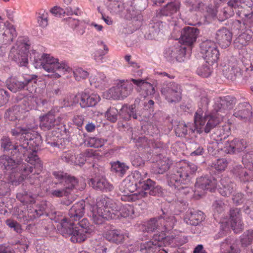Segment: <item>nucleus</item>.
I'll use <instances>...</instances> for the list:
<instances>
[{
    "label": "nucleus",
    "mask_w": 253,
    "mask_h": 253,
    "mask_svg": "<svg viewBox=\"0 0 253 253\" xmlns=\"http://www.w3.org/2000/svg\"><path fill=\"white\" fill-rule=\"evenodd\" d=\"M242 162L247 168L253 170V152L244 154L242 157Z\"/></svg>",
    "instance_id": "nucleus-57"
},
{
    "label": "nucleus",
    "mask_w": 253,
    "mask_h": 253,
    "mask_svg": "<svg viewBox=\"0 0 253 253\" xmlns=\"http://www.w3.org/2000/svg\"><path fill=\"white\" fill-rule=\"evenodd\" d=\"M228 127L226 126H218L213 130V132L211 136V138L214 140L216 144L218 142L226 139L229 135V131L227 130Z\"/></svg>",
    "instance_id": "nucleus-35"
},
{
    "label": "nucleus",
    "mask_w": 253,
    "mask_h": 253,
    "mask_svg": "<svg viewBox=\"0 0 253 253\" xmlns=\"http://www.w3.org/2000/svg\"><path fill=\"white\" fill-rule=\"evenodd\" d=\"M17 199L24 204L32 203L34 201L33 196L28 192L24 191L17 194Z\"/></svg>",
    "instance_id": "nucleus-50"
},
{
    "label": "nucleus",
    "mask_w": 253,
    "mask_h": 253,
    "mask_svg": "<svg viewBox=\"0 0 253 253\" xmlns=\"http://www.w3.org/2000/svg\"><path fill=\"white\" fill-rule=\"evenodd\" d=\"M37 78L38 76L36 75H26L24 78L23 82L25 84V87H27V90L31 93L35 91V84L37 83Z\"/></svg>",
    "instance_id": "nucleus-44"
},
{
    "label": "nucleus",
    "mask_w": 253,
    "mask_h": 253,
    "mask_svg": "<svg viewBox=\"0 0 253 253\" xmlns=\"http://www.w3.org/2000/svg\"><path fill=\"white\" fill-rule=\"evenodd\" d=\"M251 106L247 102L240 103L236 108L233 116L240 120L250 119L252 112Z\"/></svg>",
    "instance_id": "nucleus-28"
},
{
    "label": "nucleus",
    "mask_w": 253,
    "mask_h": 253,
    "mask_svg": "<svg viewBox=\"0 0 253 253\" xmlns=\"http://www.w3.org/2000/svg\"><path fill=\"white\" fill-rule=\"evenodd\" d=\"M201 52L207 63L212 64L217 61L219 53L214 42L207 40L200 44Z\"/></svg>",
    "instance_id": "nucleus-12"
},
{
    "label": "nucleus",
    "mask_w": 253,
    "mask_h": 253,
    "mask_svg": "<svg viewBox=\"0 0 253 253\" xmlns=\"http://www.w3.org/2000/svg\"><path fill=\"white\" fill-rule=\"evenodd\" d=\"M61 121L60 117L55 118L54 115L49 113L42 118L40 127L44 130H49L58 126L61 123Z\"/></svg>",
    "instance_id": "nucleus-22"
},
{
    "label": "nucleus",
    "mask_w": 253,
    "mask_h": 253,
    "mask_svg": "<svg viewBox=\"0 0 253 253\" xmlns=\"http://www.w3.org/2000/svg\"><path fill=\"white\" fill-rule=\"evenodd\" d=\"M88 184L94 189L101 191H111L114 189L113 186L103 176H97L91 178Z\"/></svg>",
    "instance_id": "nucleus-24"
},
{
    "label": "nucleus",
    "mask_w": 253,
    "mask_h": 253,
    "mask_svg": "<svg viewBox=\"0 0 253 253\" xmlns=\"http://www.w3.org/2000/svg\"><path fill=\"white\" fill-rule=\"evenodd\" d=\"M128 169V167L127 166L118 161L114 163L111 166V171L116 173L120 176H124Z\"/></svg>",
    "instance_id": "nucleus-47"
},
{
    "label": "nucleus",
    "mask_w": 253,
    "mask_h": 253,
    "mask_svg": "<svg viewBox=\"0 0 253 253\" xmlns=\"http://www.w3.org/2000/svg\"><path fill=\"white\" fill-rule=\"evenodd\" d=\"M176 135L178 137H184L187 133V126L183 122H179L174 126Z\"/></svg>",
    "instance_id": "nucleus-52"
},
{
    "label": "nucleus",
    "mask_w": 253,
    "mask_h": 253,
    "mask_svg": "<svg viewBox=\"0 0 253 253\" xmlns=\"http://www.w3.org/2000/svg\"><path fill=\"white\" fill-rule=\"evenodd\" d=\"M77 225H79L77 229L87 235L90 234L93 231L92 225L90 224L86 218L80 220L78 221Z\"/></svg>",
    "instance_id": "nucleus-45"
},
{
    "label": "nucleus",
    "mask_w": 253,
    "mask_h": 253,
    "mask_svg": "<svg viewBox=\"0 0 253 253\" xmlns=\"http://www.w3.org/2000/svg\"><path fill=\"white\" fill-rule=\"evenodd\" d=\"M224 76L228 80L234 81L242 77L241 69L237 66L225 68L223 70Z\"/></svg>",
    "instance_id": "nucleus-36"
},
{
    "label": "nucleus",
    "mask_w": 253,
    "mask_h": 253,
    "mask_svg": "<svg viewBox=\"0 0 253 253\" xmlns=\"http://www.w3.org/2000/svg\"><path fill=\"white\" fill-rule=\"evenodd\" d=\"M106 140L96 137H90L87 140V145L90 147L99 148L104 145Z\"/></svg>",
    "instance_id": "nucleus-56"
},
{
    "label": "nucleus",
    "mask_w": 253,
    "mask_h": 253,
    "mask_svg": "<svg viewBox=\"0 0 253 253\" xmlns=\"http://www.w3.org/2000/svg\"><path fill=\"white\" fill-rule=\"evenodd\" d=\"M53 174L59 181L56 184L63 186L69 194L76 188L78 180L75 176L63 171H54Z\"/></svg>",
    "instance_id": "nucleus-13"
},
{
    "label": "nucleus",
    "mask_w": 253,
    "mask_h": 253,
    "mask_svg": "<svg viewBox=\"0 0 253 253\" xmlns=\"http://www.w3.org/2000/svg\"><path fill=\"white\" fill-rule=\"evenodd\" d=\"M204 111L198 110L194 116V124L196 127L202 129L208 133L217 128L220 123L219 117L213 115L203 116Z\"/></svg>",
    "instance_id": "nucleus-7"
},
{
    "label": "nucleus",
    "mask_w": 253,
    "mask_h": 253,
    "mask_svg": "<svg viewBox=\"0 0 253 253\" xmlns=\"http://www.w3.org/2000/svg\"><path fill=\"white\" fill-rule=\"evenodd\" d=\"M131 81L134 84L137 86L140 87L141 89L146 92V95L153 94L155 92V89L153 85L150 83L145 82L142 79H132Z\"/></svg>",
    "instance_id": "nucleus-39"
},
{
    "label": "nucleus",
    "mask_w": 253,
    "mask_h": 253,
    "mask_svg": "<svg viewBox=\"0 0 253 253\" xmlns=\"http://www.w3.org/2000/svg\"><path fill=\"white\" fill-rule=\"evenodd\" d=\"M104 237L109 242L116 244L122 243L125 239L123 232L117 229L108 230L104 234Z\"/></svg>",
    "instance_id": "nucleus-31"
},
{
    "label": "nucleus",
    "mask_w": 253,
    "mask_h": 253,
    "mask_svg": "<svg viewBox=\"0 0 253 253\" xmlns=\"http://www.w3.org/2000/svg\"><path fill=\"white\" fill-rule=\"evenodd\" d=\"M133 89V84L129 81H120L115 86L106 92V98L113 99H123L129 95Z\"/></svg>",
    "instance_id": "nucleus-8"
},
{
    "label": "nucleus",
    "mask_w": 253,
    "mask_h": 253,
    "mask_svg": "<svg viewBox=\"0 0 253 253\" xmlns=\"http://www.w3.org/2000/svg\"><path fill=\"white\" fill-rule=\"evenodd\" d=\"M16 36L15 29L12 27L6 28L2 34H0V56L3 53L1 45L10 43Z\"/></svg>",
    "instance_id": "nucleus-32"
},
{
    "label": "nucleus",
    "mask_w": 253,
    "mask_h": 253,
    "mask_svg": "<svg viewBox=\"0 0 253 253\" xmlns=\"http://www.w3.org/2000/svg\"><path fill=\"white\" fill-rule=\"evenodd\" d=\"M32 132L30 129L27 133L22 135L20 140V144L18 145L14 152H18L22 157H27L26 161L34 166L37 169L35 172L39 173L43 168L42 163L37 155V148L42 143L41 137L37 133Z\"/></svg>",
    "instance_id": "nucleus-2"
},
{
    "label": "nucleus",
    "mask_w": 253,
    "mask_h": 253,
    "mask_svg": "<svg viewBox=\"0 0 253 253\" xmlns=\"http://www.w3.org/2000/svg\"><path fill=\"white\" fill-rule=\"evenodd\" d=\"M137 111H138L137 109L134 108L131 105H124L120 110V115L123 116V114L125 113L127 114V117H124L125 118L128 119L132 117L134 119H137L138 116L136 112Z\"/></svg>",
    "instance_id": "nucleus-46"
},
{
    "label": "nucleus",
    "mask_w": 253,
    "mask_h": 253,
    "mask_svg": "<svg viewBox=\"0 0 253 253\" xmlns=\"http://www.w3.org/2000/svg\"><path fill=\"white\" fill-rule=\"evenodd\" d=\"M18 145H13L10 138L8 137H3L1 139V146L5 151L12 150L11 154L17 159H22L21 155L18 152H14Z\"/></svg>",
    "instance_id": "nucleus-38"
},
{
    "label": "nucleus",
    "mask_w": 253,
    "mask_h": 253,
    "mask_svg": "<svg viewBox=\"0 0 253 253\" xmlns=\"http://www.w3.org/2000/svg\"><path fill=\"white\" fill-rule=\"evenodd\" d=\"M232 201L236 205H240L245 201V195L241 192H238L233 195Z\"/></svg>",
    "instance_id": "nucleus-64"
},
{
    "label": "nucleus",
    "mask_w": 253,
    "mask_h": 253,
    "mask_svg": "<svg viewBox=\"0 0 253 253\" xmlns=\"http://www.w3.org/2000/svg\"><path fill=\"white\" fill-rule=\"evenodd\" d=\"M253 242V229L245 231L241 236L242 246L247 247Z\"/></svg>",
    "instance_id": "nucleus-48"
},
{
    "label": "nucleus",
    "mask_w": 253,
    "mask_h": 253,
    "mask_svg": "<svg viewBox=\"0 0 253 253\" xmlns=\"http://www.w3.org/2000/svg\"><path fill=\"white\" fill-rule=\"evenodd\" d=\"M75 223H69L67 218L61 220L58 227L59 232L65 237H70V240L74 243L84 241L87 235L79 230Z\"/></svg>",
    "instance_id": "nucleus-6"
},
{
    "label": "nucleus",
    "mask_w": 253,
    "mask_h": 253,
    "mask_svg": "<svg viewBox=\"0 0 253 253\" xmlns=\"http://www.w3.org/2000/svg\"><path fill=\"white\" fill-rule=\"evenodd\" d=\"M98 202H100L101 207H106L111 210L114 211V213H116V215H118V213L120 210V208L121 206L120 204H118L116 202L110 200L109 198H105L102 197L98 201Z\"/></svg>",
    "instance_id": "nucleus-43"
},
{
    "label": "nucleus",
    "mask_w": 253,
    "mask_h": 253,
    "mask_svg": "<svg viewBox=\"0 0 253 253\" xmlns=\"http://www.w3.org/2000/svg\"><path fill=\"white\" fill-rule=\"evenodd\" d=\"M229 220L231 226L235 232H239L243 228L241 210L238 208L231 209L229 211Z\"/></svg>",
    "instance_id": "nucleus-21"
},
{
    "label": "nucleus",
    "mask_w": 253,
    "mask_h": 253,
    "mask_svg": "<svg viewBox=\"0 0 253 253\" xmlns=\"http://www.w3.org/2000/svg\"><path fill=\"white\" fill-rule=\"evenodd\" d=\"M25 51L18 49V47L13 46L11 48L9 57L15 62L19 63L20 66H25L28 63V52L25 47Z\"/></svg>",
    "instance_id": "nucleus-23"
},
{
    "label": "nucleus",
    "mask_w": 253,
    "mask_h": 253,
    "mask_svg": "<svg viewBox=\"0 0 253 253\" xmlns=\"http://www.w3.org/2000/svg\"><path fill=\"white\" fill-rule=\"evenodd\" d=\"M215 39L222 48H225L228 47L231 43L232 33L226 28H222L217 31Z\"/></svg>",
    "instance_id": "nucleus-20"
},
{
    "label": "nucleus",
    "mask_w": 253,
    "mask_h": 253,
    "mask_svg": "<svg viewBox=\"0 0 253 253\" xmlns=\"http://www.w3.org/2000/svg\"><path fill=\"white\" fill-rule=\"evenodd\" d=\"M133 211L132 207L129 205H121L118 213V218L120 217H126L131 215Z\"/></svg>",
    "instance_id": "nucleus-51"
},
{
    "label": "nucleus",
    "mask_w": 253,
    "mask_h": 253,
    "mask_svg": "<svg viewBox=\"0 0 253 253\" xmlns=\"http://www.w3.org/2000/svg\"><path fill=\"white\" fill-rule=\"evenodd\" d=\"M252 35L247 33L244 32L241 35L235 40V42L239 43L242 46H246L248 44L249 42L252 39Z\"/></svg>",
    "instance_id": "nucleus-54"
},
{
    "label": "nucleus",
    "mask_w": 253,
    "mask_h": 253,
    "mask_svg": "<svg viewBox=\"0 0 253 253\" xmlns=\"http://www.w3.org/2000/svg\"><path fill=\"white\" fill-rule=\"evenodd\" d=\"M236 102V99L234 97L226 96L223 98H220L219 100L217 101L215 106V109L219 115V112L222 113L225 110L232 109ZM221 117H222V114H220Z\"/></svg>",
    "instance_id": "nucleus-25"
},
{
    "label": "nucleus",
    "mask_w": 253,
    "mask_h": 253,
    "mask_svg": "<svg viewBox=\"0 0 253 253\" xmlns=\"http://www.w3.org/2000/svg\"><path fill=\"white\" fill-rule=\"evenodd\" d=\"M171 165L169 159L164 157L153 164L152 169L155 174H163L169 169Z\"/></svg>",
    "instance_id": "nucleus-30"
},
{
    "label": "nucleus",
    "mask_w": 253,
    "mask_h": 253,
    "mask_svg": "<svg viewBox=\"0 0 253 253\" xmlns=\"http://www.w3.org/2000/svg\"><path fill=\"white\" fill-rule=\"evenodd\" d=\"M90 213L93 222L96 224H101L106 220L103 213V208L101 207L100 202H97L95 205L90 206Z\"/></svg>",
    "instance_id": "nucleus-27"
},
{
    "label": "nucleus",
    "mask_w": 253,
    "mask_h": 253,
    "mask_svg": "<svg viewBox=\"0 0 253 253\" xmlns=\"http://www.w3.org/2000/svg\"><path fill=\"white\" fill-rule=\"evenodd\" d=\"M197 169V166L194 164L184 162L175 172L168 175L167 181L169 185L176 189L181 184H187Z\"/></svg>",
    "instance_id": "nucleus-4"
},
{
    "label": "nucleus",
    "mask_w": 253,
    "mask_h": 253,
    "mask_svg": "<svg viewBox=\"0 0 253 253\" xmlns=\"http://www.w3.org/2000/svg\"><path fill=\"white\" fill-rule=\"evenodd\" d=\"M179 8V3L175 1L168 3L159 10H157L156 17L161 18L163 16H171Z\"/></svg>",
    "instance_id": "nucleus-29"
},
{
    "label": "nucleus",
    "mask_w": 253,
    "mask_h": 253,
    "mask_svg": "<svg viewBox=\"0 0 253 253\" xmlns=\"http://www.w3.org/2000/svg\"><path fill=\"white\" fill-rule=\"evenodd\" d=\"M109 9L115 14H121L124 10L123 1H118V3H109Z\"/></svg>",
    "instance_id": "nucleus-55"
},
{
    "label": "nucleus",
    "mask_w": 253,
    "mask_h": 253,
    "mask_svg": "<svg viewBox=\"0 0 253 253\" xmlns=\"http://www.w3.org/2000/svg\"><path fill=\"white\" fill-rule=\"evenodd\" d=\"M74 75L75 79L78 81L84 80L87 78L89 75V73L82 68H79L76 69L74 71Z\"/></svg>",
    "instance_id": "nucleus-59"
},
{
    "label": "nucleus",
    "mask_w": 253,
    "mask_h": 253,
    "mask_svg": "<svg viewBox=\"0 0 253 253\" xmlns=\"http://www.w3.org/2000/svg\"><path fill=\"white\" fill-rule=\"evenodd\" d=\"M63 157L65 158L68 162H71L76 165H83L86 161L85 156L84 154L82 153L73 155L70 152H65L63 155Z\"/></svg>",
    "instance_id": "nucleus-37"
},
{
    "label": "nucleus",
    "mask_w": 253,
    "mask_h": 253,
    "mask_svg": "<svg viewBox=\"0 0 253 253\" xmlns=\"http://www.w3.org/2000/svg\"><path fill=\"white\" fill-rule=\"evenodd\" d=\"M58 189L52 190L50 191L51 195L55 197H62L63 196H68L69 192H67L62 186L57 185Z\"/></svg>",
    "instance_id": "nucleus-60"
},
{
    "label": "nucleus",
    "mask_w": 253,
    "mask_h": 253,
    "mask_svg": "<svg viewBox=\"0 0 253 253\" xmlns=\"http://www.w3.org/2000/svg\"><path fill=\"white\" fill-rule=\"evenodd\" d=\"M209 65L206 63L199 66L197 70V74L204 78L210 76L211 73V70Z\"/></svg>",
    "instance_id": "nucleus-53"
},
{
    "label": "nucleus",
    "mask_w": 253,
    "mask_h": 253,
    "mask_svg": "<svg viewBox=\"0 0 253 253\" xmlns=\"http://www.w3.org/2000/svg\"><path fill=\"white\" fill-rule=\"evenodd\" d=\"M166 232L154 235L152 241L146 242L140 245V250L145 251L146 253H155L160 247L163 246V241L167 240L169 237L166 236Z\"/></svg>",
    "instance_id": "nucleus-14"
},
{
    "label": "nucleus",
    "mask_w": 253,
    "mask_h": 253,
    "mask_svg": "<svg viewBox=\"0 0 253 253\" xmlns=\"http://www.w3.org/2000/svg\"><path fill=\"white\" fill-rule=\"evenodd\" d=\"M229 4L234 6L235 12L241 17H245L247 20H251L250 23H253V11L252 0H230Z\"/></svg>",
    "instance_id": "nucleus-9"
},
{
    "label": "nucleus",
    "mask_w": 253,
    "mask_h": 253,
    "mask_svg": "<svg viewBox=\"0 0 253 253\" xmlns=\"http://www.w3.org/2000/svg\"><path fill=\"white\" fill-rule=\"evenodd\" d=\"M154 18L151 20L147 27L148 30L145 34V37L148 40L154 39L161 30H163L164 25L162 21Z\"/></svg>",
    "instance_id": "nucleus-26"
},
{
    "label": "nucleus",
    "mask_w": 253,
    "mask_h": 253,
    "mask_svg": "<svg viewBox=\"0 0 253 253\" xmlns=\"http://www.w3.org/2000/svg\"><path fill=\"white\" fill-rule=\"evenodd\" d=\"M246 147V141L235 138L230 141H227L223 150L226 154H236L243 151Z\"/></svg>",
    "instance_id": "nucleus-19"
},
{
    "label": "nucleus",
    "mask_w": 253,
    "mask_h": 253,
    "mask_svg": "<svg viewBox=\"0 0 253 253\" xmlns=\"http://www.w3.org/2000/svg\"><path fill=\"white\" fill-rule=\"evenodd\" d=\"M147 173L142 174L138 171H134L123 181V184L129 192L137 190L135 195L138 199L148 197V196H156L160 194L161 187L156 182L146 177Z\"/></svg>",
    "instance_id": "nucleus-1"
},
{
    "label": "nucleus",
    "mask_w": 253,
    "mask_h": 253,
    "mask_svg": "<svg viewBox=\"0 0 253 253\" xmlns=\"http://www.w3.org/2000/svg\"><path fill=\"white\" fill-rule=\"evenodd\" d=\"M199 34V30L194 27H186L181 31L180 41L183 44L191 46L196 41Z\"/></svg>",
    "instance_id": "nucleus-16"
},
{
    "label": "nucleus",
    "mask_w": 253,
    "mask_h": 253,
    "mask_svg": "<svg viewBox=\"0 0 253 253\" xmlns=\"http://www.w3.org/2000/svg\"><path fill=\"white\" fill-rule=\"evenodd\" d=\"M222 12L224 17L220 20L221 21H223L224 19H226L231 17L235 13H236L234 6L230 5L229 4V1L227 3V6L223 9Z\"/></svg>",
    "instance_id": "nucleus-61"
},
{
    "label": "nucleus",
    "mask_w": 253,
    "mask_h": 253,
    "mask_svg": "<svg viewBox=\"0 0 253 253\" xmlns=\"http://www.w3.org/2000/svg\"><path fill=\"white\" fill-rule=\"evenodd\" d=\"M41 224L42 225L41 230L43 231L44 234H48L49 231L54 229L52 222L49 220H42Z\"/></svg>",
    "instance_id": "nucleus-62"
},
{
    "label": "nucleus",
    "mask_w": 253,
    "mask_h": 253,
    "mask_svg": "<svg viewBox=\"0 0 253 253\" xmlns=\"http://www.w3.org/2000/svg\"><path fill=\"white\" fill-rule=\"evenodd\" d=\"M40 64L35 66L36 68L39 66L42 67L48 72L54 73L58 71L59 73L65 72L67 71L68 66L65 63L60 64L57 59L54 58L49 54H44L42 56V59H40Z\"/></svg>",
    "instance_id": "nucleus-10"
},
{
    "label": "nucleus",
    "mask_w": 253,
    "mask_h": 253,
    "mask_svg": "<svg viewBox=\"0 0 253 253\" xmlns=\"http://www.w3.org/2000/svg\"><path fill=\"white\" fill-rule=\"evenodd\" d=\"M205 219L204 213L200 211H190L185 218L187 224L196 226Z\"/></svg>",
    "instance_id": "nucleus-34"
},
{
    "label": "nucleus",
    "mask_w": 253,
    "mask_h": 253,
    "mask_svg": "<svg viewBox=\"0 0 253 253\" xmlns=\"http://www.w3.org/2000/svg\"><path fill=\"white\" fill-rule=\"evenodd\" d=\"M189 149L191 156H201L204 153L203 147L196 142L190 143Z\"/></svg>",
    "instance_id": "nucleus-49"
},
{
    "label": "nucleus",
    "mask_w": 253,
    "mask_h": 253,
    "mask_svg": "<svg viewBox=\"0 0 253 253\" xmlns=\"http://www.w3.org/2000/svg\"><path fill=\"white\" fill-rule=\"evenodd\" d=\"M163 213L157 217L151 218L146 223V229L149 232L159 230L162 232H169L176 222L175 216L162 210Z\"/></svg>",
    "instance_id": "nucleus-5"
},
{
    "label": "nucleus",
    "mask_w": 253,
    "mask_h": 253,
    "mask_svg": "<svg viewBox=\"0 0 253 253\" xmlns=\"http://www.w3.org/2000/svg\"><path fill=\"white\" fill-rule=\"evenodd\" d=\"M0 167L3 169L11 170L9 182L13 185H19L30 173L33 172V168L29 165L21 164L7 155L0 156Z\"/></svg>",
    "instance_id": "nucleus-3"
},
{
    "label": "nucleus",
    "mask_w": 253,
    "mask_h": 253,
    "mask_svg": "<svg viewBox=\"0 0 253 253\" xmlns=\"http://www.w3.org/2000/svg\"><path fill=\"white\" fill-rule=\"evenodd\" d=\"M228 162L225 159H219L216 160V162L213 164L212 166L217 170L222 171L224 170L227 167Z\"/></svg>",
    "instance_id": "nucleus-63"
},
{
    "label": "nucleus",
    "mask_w": 253,
    "mask_h": 253,
    "mask_svg": "<svg viewBox=\"0 0 253 253\" xmlns=\"http://www.w3.org/2000/svg\"><path fill=\"white\" fill-rule=\"evenodd\" d=\"M217 181L211 175H206L197 179L195 184V192L209 190L211 192L216 187Z\"/></svg>",
    "instance_id": "nucleus-15"
},
{
    "label": "nucleus",
    "mask_w": 253,
    "mask_h": 253,
    "mask_svg": "<svg viewBox=\"0 0 253 253\" xmlns=\"http://www.w3.org/2000/svg\"><path fill=\"white\" fill-rule=\"evenodd\" d=\"M78 95L80 96V104L82 108L95 106L100 100V97L97 94L90 93L87 90L79 93Z\"/></svg>",
    "instance_id": "nucleus-17"
},
{
    "label": "nucleus",
    "mask_w": 253,
    "mask_h": 253,
    "mask_svg": "<svg viewBox=\"0 0 253 253\" xmlns=\"http://www.w3.org/2000/svg\"><path fill=\"white\" fill-rule=\"evenodd\" d=\"M7 88L13 92H16L25 88V84L23 81H19L15 78L9 79L7 83Z\"/></svg>",
    "instance_id": "nucleus-42"
},
{
    "label": "nucleus",
    "mask_w": 253,
    "mask_h": 253,
    "mask_svg": "<svg viewBox=\"0 0 253 253\" xmlns=\"http://www.w3.org/2000/svg\"><path fill=\"white\" fill-rule=\"evenodd\" d=\"M21 116L20 107L14 105L7 109L4 113V118L10 121H14Z\"/></svg>",
    "instance_id": "nucleus-41"
},
{
    "label": "nucleus",
    "mask_w": 253,
    "mask_h": 253,
    "mask_svg": "<svg viewBox=\"0 0 253 253\" xmlns=\"http://www.w3.org/2000/svg\"><path fill=\"white\" fill-rule=\"evenodd\" d=\"M85 202L82 200L71 208L68 212L69 223H74L79 221L84 215L85 212Z\"/></svg>",
    "instance_id": "nucleus-18"
},
{
    "label": "nucleus",
    "mask_w": 253,
    "mask_h": 253,
    "mask_svg": "<svg viewBox=\"0 0 253 253\" xmlns=\"http://www.w3.org/2000/svg\"><path fill=\"white\" fill-rule=\"evenodd\" d=\"M233 175L238 177L241 181L246 182L250 179V175L248 170L240 165H237L231 170Z\"/></svg>",
    "instance_id": "nucleus-40"
},
{
    "label": "nucleus",
    "mask_w": 253,
    "mask_h": 253,
    "mask_svg": "<svg viewBox=\"0 0 253 253\" xmlns=\"http://www.w3.org/2000/svg\"><path fill=\"white\" fill-rule=\"evenodd\" d=\"M161 92L166 99L170 103H176L181 99L182 89L181 86L175 82L164 84Z\"/></svg>",
    "instance_id": "nucleus-11"
},
{
    "label": "nucleus",
    "mask_w": 253,
    "mask_h": 253,
    "mask_svg": "<svg viewBox=\"0 0 253 253\" xmlns=\"http://www.w3.org/2000/svg\"><path fill=\"white\" fill-rule=\"evenodd\" d=\"M220 183L221 186L218 190L219 193L223 196H229L234 190L235 184L226 177L222 178Z\"/></svg>",
    "instance_id": "nucleus-33"
},
{
    "label": "nucleus",
    "mask_w": 253,
    "mask_h": 253,
    "mask_svg": "<svg viewBox=\"0 0 253 253\" xmlns=\"http://www.w3.org/2000/svg\"><path fill=\"white\" fill-rule=\"evenodd\" d=\"M118 110L114 107L109 108L106 112L105 116L108 120L112 123H115L118 119Z\"/></svg>",
    "instance_id": "nucleus-58"
}]
</instances>
